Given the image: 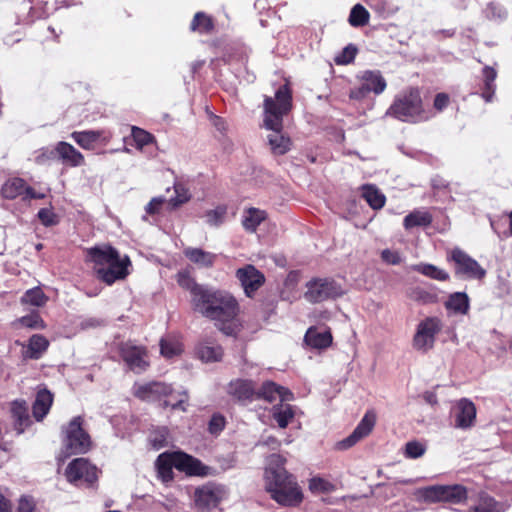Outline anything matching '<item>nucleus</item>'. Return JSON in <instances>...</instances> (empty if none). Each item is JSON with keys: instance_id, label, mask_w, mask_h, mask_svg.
Wrapping results in <instances>:
<instances>
[{"instance_id": "6e6552de", "label": "nucleus", "mask_w": 512, "mask_h": 512, "mask_svg": "<svg viewBox=\"0 0 512 512\" xmlns=\"http://www.w3.org/2000/svg\"><path fill=\"white\" fill-rule=\"evenodd\" d=\"M421 495L425 502H448L452 504L462 503L468 497L467 489L459 484L428 486L421 491Z\"/></svg>"}, {"instance_id": "f03ea898", "label": "nucleus", "mask_w": 512, "mask_h": 512, "mask_svg": "<svg viewBox=\"0 0 512 512\" xmlns=\"http://www.w3.org/2000/svg\"><path fill=\"white\" fill-rule=\"evenodd\" d=\"M292 108V95L287 85L280 86L274 97L265 96L263 103V124L271 133L267 136L272 152L283 155L290 150L291 141L282 134L283 117Z\"/></svg>"}, {"instance_id": "1a4fd4ad", "label": "nucleus", "mask_w": 512, "mask_h": 512, "mask_svg": "<svg viewBox=\"0 0 512 512\" xmlns=\"http://www.w3.org/2000/svg\"><path fill=\"white\" fill-rule=\"evenodd\" d=\"M304 298L310 303H319L342 295L343 290L334 280L316 278L306 284Z\"/></svg>"}, {"instance_id": "bb28decb", "label": "nucleus", "mask_w": 512, "mask_h": 512, "mask_svg": "<svg viewBox=\"0 0 512 512\" xmlns=\"http://www.w3.org/2000/svg\"><path fill=\"white\" fill-rule=\"evenodd\" d=\"M444 306L456 315H466L470 309V299L465 292H454L448 296Z\"/></svg>"}, {"instance_id": "3c124183", "label": "nucleus", "mask_w": 512, "mask_h": 512, "mask_svg": "<svg viewBox=\"0 0 512 512\" xmlns=\"http://www.w3.org/2000/svg\"><path fill=\"white\" fill-rule=\"evenodd\" d=\"M19 321L23 326L32 329H43L45 327L43 320L37 313L24 316Z\"/></svg>"}, {"instance_id": "680f3d73", "label": "nucleus", "mask_w": 512, "mask_h": 512, "mask_svg": "<svg viewBox=\"0 0 512 512\" xmlns=\"http://www.w3.org/2000/svg\"><path fill=\"white\" fill-rule=\"evenodd\" d=\"M35 505L28 497H21L18 503L17 512H34Z\"/></svg>"}, {"instance_id": "473e14b6", "label": "nucleus", "mask_w": 512, "mask_h": 512, "mask_svg": "<svg viewBox=\"0 0 512 512\" xmlns=\"http://www.w3.org/2000/svg\"><path fill=\"white\" fill-rule=\"evenodd\" d=\"M48 346L49 342L44 336L35 334L29 339L25 355L31 359H39L47 350Z\"/></svg>"}, {"instance_id": "c85d7f7f", "label": "nucleus", "mask_w": 512, "mask_h": 512, "mask_svg": "<svg viewBox=\"0 0 512 512\" xmlns=\"http://www.w3.org/2000/svg\"><path fill=\"white\" fill-rule=\"evenodd\" d=\"M505 506L487 493H480L477 502L466 512H504Z\"/></svg>"}, {"instance_id": "e2e57ef3", "label": "nucleus", "mask_w": 512, "mask_h": 512, "mask_svg": "<svg viewBox=\"0 0 512 512\" xmlns=\"http://www.w3.org/2000/svg\"><path fill=\"white\" fill-rule=\"evenodd\" d=\"M257 446H265V447H269L272 450H277L280 447V442L274 436H267L265 438H262L257 443Z\"/></svg>"}, {"instance_id": "69168bd1", "label": "nucleus", "mask_w": 512, "mask_h": 512, "mask_svg": "<svg viewBox=\"0 0 512 512\" xmlns=\"http://www.w3.org/2000/svg\"><path fill=\"white\" fill-rule=\"evenodd\" d=\"M0 512H11V504L9 500L0 492Z\"/></svg>"}, {"instance_id": "a211bd4d", "label": "nucleus", "mask_w": 512, "mask_h": 512, "mask_svg": "<svg viewBox=\"0 0 512 512\" xmlns=\"http://www.w3.org/2000/svg\"><path fill=\"white\" fill-rule=\"evenodd\" d=\"M376 422V415L373 412H367L359 422L354 431L345 439L336 444L337 449L346 450L355 445L359 440L367 436L373 429Z\"/></svg>"}, {"instance_id": "2eb2a0df", "label": "nucleus", "mask_w": 512, "mask_h": 512, "mask_svg": "<svg viewBox=\"0 0 512 512\" xmlns=\"http://www.w3.org/2000/svg\"><path fill=\"white\" fill-rule=\"evenodd\" d=\"M120 354L128 368L134 373H142L148 367L147 353L143 347L124 343L120 347Z\"/></svg>"}, {"instance_id": "49530a36", "label": "nucleus", "mask_w": 512, "mask_h": 512, "mask_svg": "<svg viewBox=\"0 0 512 512\" xmlns=\"http://www.w3.org/2000/svg\"><path fill=\"white\" fill-rule=\"evenodd\" d=\"M227 214L226 206L220 205L205 213L206 223L210 226L217 227L224 223Z\"/></svg>"}, {"instance_id": "de8ad7c7", "label": "nucleus", "mask_w": 512, "mask_h": 512, "mask_svg": "<svg viewBox=\"0 0 512 512\" xmlns=\"http://www.w3.org/2000/svg\"><path fill=\"white\" fill-rule=\"evenodd\" d=\"M181 344L177 341L161 339L160 351L164 357L171 358L181 352Z\"/></svg>"}, {"instance_id": "f8f14e48", "label": "nucleus", "mask_w": 512, "mask_h": 512, "mask_svg": "<svg viewBox=\"0 0 512 512\" xmlns=\"http://www.w3.org/2000/svg\"><path fill=\"white\" fill-rule=\"evenodd\" d=\"M449 259L455 264V274L461 278L482 279L486 275V270L460 248L452 249Z\"/></svg>"}, {"instance_id": "412c9836", "label": "nucleus", "mask_w": 512, "mask_h": 512, "mask_svg": "<svg viewBox=\"0 0 512 512\" xmlns=\"http://www.w3.org/2000/svg\"><path fill=\"white\" fill-rule=\"evenodd\" d=\"M55 151L65 165L78 167L84 164V156L70 143L58 142L55 146Z\"/></svg>"}, {"instance_id": "603ef678", "label": "nucleus", "mask_w": 512, "mask_h": 512, "mask_svg": "<svg viewBox=\"0 0 512 512\" xmlns=\"http://www.w3.org/2000/svg\"><path fill=\"white\" fill-rule=\"evenodd\" d=\"M356 53L357 49L353 45H349L345 47L342 53L335 58V61L337 64H349L354 60Z\"/></svg>"}, {"instance_id": "cd10ccee", "label": "nucleus", "mask_w": 512, "mask_h": 512, "mask_svg": "<svg viewBox=\"0 0 512 512\" xmlns=\"http://www.w3.org/2000/svg\"><path fill=\"white\" fill-rule=\"evenodd\" d=\"M171 391V387L160 382H151L140 385L135 389V395L143 400L153 399L155 396L167 395Z\"/></svg>"}, {"instance_id": "c03bdc74", "label": "nucleus", "mask_w": 512, "mask_h": 512, "mask_svg": "<svg viewBox=\"0 0 512 512\" xmlns=\"http://www.w3.org/2000/svg\"><path fill=\"white\" fill-rule=\"evenodd\" d=\"M131 136L138 150H142L145 146L155 142L152 134L136 126L131 127Z\"/></svg>"}, {"instance_id": "b1692460", "label": "nucleus", "mask_w": 512, "mask_h": 512, "mask_svg": "<svg viewBox=\"0 0 512 512\" xmlns=\"http://www.w3.org/2000/svg\"><path fill=\"white\" fill-rule=\"evenodd\" d=\"M307 345L315 349H325L332 343V335L329 330L310 327L304 337Z\"/></svg>"}, {"instance_id": "338daca9", "label": "nucleus", "mask_w": 512, "mask_h": 512, "mask_svg": "<svg viewBox=\"0 0 512 512\" xmlns=\"http://www.w3.org/2000/svg\"><path fill=\"white\" fill-rule=\"evenodd\" d=\"M419 299L427 304V303H433L436 301V297L430 293H427V292H420L419 293Z\"/></svg>"}, {"instance_id": "774afa93", "label": "nucleus", "mask_w": 512, "mask_h": 512, "mask_svg": "<svg viewBox=\"0 0 512 512\" xmlns=\"http://www.w3.org/2000/svg\"><path fill=\"white\" fill-rule=\"evenodd\" d=\"M183 404H184V400H179L177 403L175 404H172V408L173 409H182V410H185V408L183 407Z\"/></svg>"}, {"instance_id": "20e7f679", "label": "nucleus", "mask_w": 512, "mask_h": 512, "mask_svg": "<svg viewBox=\"0 0 512 512\" xmlns=\"http://www.w3.org/2000/svg\"><path fill=\"white\" fill-rule=\"evenodd\" d=\"M87 255L94 263L97 277L108 285L124 279L129 274L128 267L131 265L129 257L120 256L119 252L110 245L89 248Z\"/></svg>"}, {"instance_id": "f704fd0d", "label": "nucleus", "mask_w": 512, "mask_h": 512, "mask_svg": "<svg viewBox=\"0 0 512 512\" xmlns=\"http://www.w3.org/2000/svg\"><path fill=\"white\" fill-rule=\"evenodd\" d=\"M362 196L372 209H381L385 204V196L373 185L362 187Z\"/></svg>"}, {"instance_id": "5701e85b", "label": "nucleus", "mask_w": 512, "mask_h": 512, "mask_svg": "<svg viewBox=\"0 0 512 512\" xmlns=\"http://www.w3.org/2000/svg\"><path fill=\"white\" fill-rule=\"evenodd\" d=\"M185 257L200 268H211L217 255L201 248L187 247L183 251Z\"/></svg>"}, {"instance_id": "aec40b11", "label": "nucleus", "mask_w": 512, "mask_h": 512, "mask_svg": "<svg viewBox=\"0 0 512 512\" xmlns=\"http://www.w3.org/2000/svg\"><path fill=\"white\" fill-rule=\"evenodd\" d=\"M255 398H262L268 402H273L279 399L281 402L289 401L293 398L292 393L274 382H265L261 389L257 392Z\"/></svg>"}, {"instance_id": "f3484780", "label": "nucleus", "mask_w": 512, "mask_h": 512, "mask_svg": "<svg viewBox=\"0 0 512 512\" xmlns=\"http://www.w3.org/2000/svg\"><path fill=\"white\" fill-rule=\"evenodd\" d=\"M376 422V415L373 412H367L359 422L354 431L345 439L336 444L337 449L346 450L355 445L359 440L367 436L373 429Z\"/></svg>"}, {"instance_id": "a18cd8bd", "label": "nucleus", "mask_w": 512, "mask_h": 512, "mask_svg": "<svg viewBox=\"0 0 512 512\" xmlns=\"http://www.w3.org/2000/svg\"><path fill=\"white\" fill-rule=\"evenodd\" d=\"M213 29V23L210 17L203 12L195 14L191 22V30L199 31L200 33H209Z\"/></svg>"}, {"instance_id": "4d7b16f0", "label": "nucleus", "mask_w": 512, "mask_h": 512, "mask_svg": "<svg viewBox=\"0 0 512 512\" xmlns=\"http://www.w3.org/2000/svg\"><path fill=\"white\" fill-rule=\"evenodd\" d=\"M486 15L490 19H504L507 16V12L501 6L489 3L486 8Z\"/></svg>"}, {"instance_id": "c9c22d12", "label": "nucleus", "mask_w": 512, "mask_h": 512, "mask_svg": "<svg viewBox=\"0 0 512 512\" xmlns=\"http://www.w3.org/2000/svg\"><path fill=\"white\" fill-rule=\"evenodd\" d=\"M411 268L413 271L421 273L422 275L434 280L446 281L449 279V274L446 271L432 264L419 263L413 265Z\"/></svg>"}, {"instance_id": "ea45409f", "label": "nucleus", "mask_w": 512, "mask_h": 512, "mask_svg": "<svg viewBox=\"0 0 512 512\" xmlns=\"http://www.w3.org/2000/svg\"><path fill=\"white\" fill-rule=\"evenodd\" d=\"M48 301V297L44 294L40 287H34L27 290L21 297L22 304H29L35 307H42Z\"/></svg>"}, {"instance_id": "0eeeda50", "label": "nucleus", "mask_w": 512, "mask_h": 512, "mask_svg": "<svg viewBox=\"0 0 512 512\" xmlns=\"http://www.w3.org/2000/svg\"><path fill=\"white\" fill-rule=\"evenodd\" d=\"M443 328V323L436 316L426 317L417 325L413 336V348L420 352H427L434 347L436 336Z\"/></svg>"}, {"instance_id": "393cba45", "label": "nucleus", "mask_w": 512, "mask_h": 512, "mask_svg": "<svg viewBox=\"0 0 512 512\" xmlns=\"http://www.w3.org/2000/svg\"><path fill=\"white\" fill-rule=\"evenodd\" d=\"M52 403L53 395L49 390L41 388L37 391L32 407L33 416L37 421L43 420V418L48 414Z\"/></svg>"}, {"instance_id": "e433bc0d", "label": "nucleus", "mask_w": 512, "mask_h": 512, "mask_svg": "<svg viewBox=\"0 0 512 512\" xmlns=\"http://www.w3.org/2000/svg\"><path fill=\"white\" fill-rule=\"evenodd\" d=\"M197 355L204 362L220 361L223 355L221 346L201 343L197 347Z\"/></svg>"}, {"instance_id": "8fccbe9b", "label": "nucleus", "mask_w": 512, "mask_h": 512, "mask_svg": "<svg viewBox=\"0 0 512 512\" xmlns=\"http://www.w3.org/2000/svg\"><path fill=\"white\" fill-rule=\"evenodd\" d=\"M425 452L423 444L417 441H410L405 446V455L407 458L416 459L421 457Z\"/></svg>"}, {"instance_id": "79ce46f5", "label": "nucleus", "mask_w": 512, "mask_h": 512, "mask_svg": "<svg viewBox=\"0 0 512 512\" xmlns=\"http://www.w3.org/2000/svg\"><path fill=\"white\" fill-rule=\"evenodd\" d=\"M149 443L155 450H160L166 447L169 443L168 430L165 427H158L153 429L149 434Z\"/></svg>"}, {"instance_id": "dca6fc26", "label": "nucleus", "mask_w": 512, "mask_h": 512, "mask_svg": "<svg viewBox=\"0 0 512 512\" xmlns=\"http://www.w3.org/2000/svg\"><path fill=\"white\" fill-rule=\"evenodd\" d=\"M236 278L239 280L247 297H252L265 282L263 273L250 264L239 268L236 271Z\"/></svg>"}, {"instance_id": "2f4dec72", "label": "nucleus", "mask_w": 512, "mask_h": 512, "mask_svg": "<svg viewBox=\"0 0 512 512\" xmlns=\"http://www.w3.org/2000/svg\"><path fill=\"white\" fill-rule=\"evenodd\" d=\"M295 416V409L290 404L275 405L272 409V417L280 428H286Z\"/></svg>"}, {"instance_id": "9d476101", "label": "nucleus", "mask_w": 512, "mask_h": 512, "mask_svg": "<svg viewBox=\"0 0 512 512\" xmlns=\"http://www.w3.org/2000/svg\"><path fill=\"white\" fill-rule=\"evenodd\" d=\"M64 444L68 454L85 453L90 448V437L82 428L80 416L73 418L65 429Z\"/></svg>"}, {"instance_id": "9b49d317", "label": "nucleus", "mask_w": 512, "mask_h": 512, "mask_svg": "<svg viewBox=\"0 0 512 512\" xmlns=\"http://www.w3.org/2000/svg\"><path fill=\"white\" fill-rule=\"evenodd\" d=\"M65 476L68 482L76 486H90L97 480V468L85 458H77L71 461Z\"/></svg>"}, {"instance_id": "39448f33", "label": "nucleus", "mask_w": 512, "mask_h": 512, "mask_svg": "<svg viewBox=\"0 0 512 512\" xmlns=\"http://www.w3.org/2000/svg\"><path fill=\"white\" fill-rule=\"evenodd\" d=\"M403 122L418 123L427 121L431 115L423 108L420 91L417 88H410L399 94L387 111Z\"/></svg>"}, {"instance_id": "6ab92c4d", "label": "nucleus", "mask_w": 512, "mask_h": 512, "mask_svg": "<svg viewBox=\"0 0 512 512\" xmlns=\"http://www.w3.org/2000/svg\"><path fill=\"white\" fill-rule=\"evenodd\" d=\"M476 407L470 400L463 398L456 406L455 423L462 429L470 428L474 424Z\"/></svg>"}, {"instance_id": "4be33fe9", "label": "nucleus", "mask_w": 512, "mask_h": 512, "mask_svg": "<svg viewBox=\"0 0 512 512\" xmlns=\"http://www.w3.org/2000/svg\"><path fill=\"white\" fill-rule=\"evenodd\" d=\"M228 392L240 402L251 401L256 396V388L252 381L237 379L229 384Z\"/></svg>"}, {"instance_id": "052dcab7", "label": "nucleus", "mask_w": 512, "mask_h": 512, "mask_svg": "<svg viewBox=\"0 0 512 512\" xmlns=\"http://www.w3.org/2000/svg\"><path fill=\"white\" fill-rule=\"evenodd\" d=\"M449 96L445 93H438L436 96H435V99H434V103H433V106L434 108L441 112L443 111L449 104Z\"/></svg>"}, {"instance_id": "7ed1b4c3", "label": "nucleus", "mask_w": 512, "mask_h": 512, "mask_svg": "<svg viewBox=\"0 0 512 512\" xmlns=\"http://www.w3.org/2000/svg\"><path fill=\"white\" fill-rule=\"evenodd\" d=\"M285 459L272 454L265 471L266 489L280 505L297 506L303 498L302 492L292 475L284 469Z\"/></svg>"}, {"instance_id": "c756f323", "label": "nucleus", "mask_w": 512, "mask_h": 512, "mask_svg": "<svg viewBox=\"0 0 512 512\" xmlns=\"http://www.w3.org/2000/svg\"><path fill=\"white\" fill-rule=\"evenodd\" d=\"M101 136L100 131L87 130L75 131L71 134V138L83 149L92 150Z\"/></svg>"}, {"instance_id": "09e8293b", "label": "nucleus", "mask_w": 512, "mask_h": 512, "mask_svg": "<svg viewBox=\"0 0 512 512\" xmlns=\"http://www.w3.org/2000/svg\"><path fill=\"white\" fill-rule=\"evenodd\" d=\"M309 488L312 492L327 493L333 491L335 486L323 478L314 477L309 482Z\"/></svg>"}, {"instance_id": "a19ab883", "label": "nucleus", "mask_w": 512, "mask_h": 512, "mask_svg": "<svg viewBox=\"0 0 512 512\" xmlns=\"http://www.w3.org/2000/svg\"><path fill=\"white\" fill-rule=\"evenodd\" d=\"M369 18L370 14L367 9L361 4H356L350 11L348 21L353 27H362L368 24Z\"/></svg>"}, {"instance_id": "423d86ee", "label": "nucleus", "mask_w": 512, "mask_h": 512, "mask_svg": "<svg viewBox=\"0 0 512 512\" xmlns=\"http://www.w3.org/2000/svg\"><path fill=\"white\" fill-rule=\"evenodd\" d=\"M156 467L164 482L172 480L173 467L190 475H199L202 470L201 462L185 453H162L156 460Z\"/></svg>"}, {"instance_id": "6e6d98bb", "label": "nucleus", "mask_w": 512, "mask_h": 512, "mask_svg": "<svg viewBox=\"0 0 512 512\" xmlns=\"http://www.w3.org/2000/svg\"><path fill=\"white\" fill-rule=\"evenodd\" d=\"M38 218L44 226H52L57 223L55 213L48 208H42L38 211Z\"/></svg>"}, {"instance_id": "5fc2aeb1", "label": "nucleus", "mask_w": 512, "mask_h": 512, "mask_svg": "<svg viewBox=\"0 0 512 512\" xmlns=\"http://www.w3.org/2000/svg\"><path fill=\"white\" fill-rule=\"evenodd\" d=\"M164 203H167V200L163 196L154 197L150 200V202L145 206V211L149 215H154L160 212L161 207Z\"/></svg>"}, {"instance_id": "864d4df0", "label": "nucleus", "mask_w": 512, "mask_h": 512, "mask_svg": "<svg viewBox=\"0 0 512 512\" xmlns=\"http://www.w3.org/2000/svg\"><path fill=\"white\" fill-rule=\"evenodd\" d=\"M381 259L389 265H398L402 262V257L397 250L384 249L381 252Z\"/></svg>"}, {"instance_id": "a878e982", "label": "nucleus", "mask_w": 512, "mask_h": 512, "mask_svg": "<svg viewBox=\"0 0 512 512\" xmlns=\"http://www.w3.org/2000/svg\"><path fill=\"white\" fill-rule=\"evenodd\" d=\"M11 415L14 421V428L17 434H21L31 424L28 407L23 401H14L11 406Z\"/></svg>"}, {"instance_id": "0e129e2a", "label": "nucleus", "mask_w": 512, "mask_h": 512, "mask_svg": "<svg viewBox=\"0 0 512 512\" xmlns=\"http://www.w3.org/2000/svg\"><path fill=\"white\" fill-rule=\"evenodd\" d=\"M45 197V194L43 193H37L32 187L27 185L25 195L23 196V200H30V199H42Z\"/></svg>"}, {"instance_id": "37998d69", "label": "nucleus", "mask_w": 512, "mask_h": 512, "mask_svg": "<svg viewBox=\"0 0 512 512\" xmlns=\"http://www.w3.org/2000/svg\"><path fill=\"white\" fill-rule=\"evenodd\" d=\"M174 192L175 196L170 198L167 201L168 206L171 209H176L183 205L184 203L188 202L191 198V194L189 193V190L180 183H177L174 185Z\"/></svg>"}, {"instance_id": "58836bf2", "label": "nucleus", "mask_w": 512, "mask_h": 512, "mask_svg": "<svg viewBox=\"0 0 512 512\" xmlns=\"http://www.w3.org/2000/svg\"><path fill=\"white\" fill-rule=\"evenodd\" d=\"M431 222L432 218L428 212L415 210L404 218L403 225L406 229H411L418 226H428Z\"/></svg>"}, {"instance_id": "72a5a7b5", "label": "nucleus", "mask_w": 512, "mask_h": 512, "mask_svg": "<svg viewBox=\"0 0 512 512\" xmlns=\"http://www.w3.org/2000/svg\"><path fill=\"white\" fill-rule=\"evenodd\" d=\"M266 219V212L257 208L245 211L242 224L245 230L255 232L257 227Z\"/></svg>"}, {"instance_id": "f257e3e1", "label": "nucleus", "mask_w": 512, "mask_h": 512, "mask_svg": "<svg viewBox=\"0 0 512 512\" xmlns=\"http://www.w3.org/2000/svg\"><path fill=\"white\" fill-rule=\"evenodd\" d=\"M177 282L190 292L195 312L213 321L225 335L236 334L239 328V304L229 292L198 284L188 271H180Z\"/></svg>"}, {"instance_id": "13d9d810", "label": "nucleus", "mask_w": 512, "mask_h": 512, "mask_svg": "<svg viewBox=\"0 0 512 512\" xmlns=\"http://www.w3.org/2000/svg\"><path fill=\"white\" fill-rule=\"evenodd\" d=\"M225 427V418L219 414L212 416L209 421V431L212 434L220 433Z\"/></svg>"}, {"instance_id": "bf43d9fd", "label": "nucleus", "mask_w": 512, "mask_h": 512, "mask_svg": "<svg viewBox=\"0 0 512 512\" xmlns=\"http://www.w3.org/2000/svg\"><path fill=\"white\" fill-rule=\"evenodd\" d=\"M369 7L380 16L385 17L387 15L388 10V1L387 0H369Z\"/></svg>"}, {"instance_id": "ddd939ff", "label": "nucleus", "mask_w": 512, "mask_h": 512, "mask_svg": "<svg viewBox=\"0 0 512 512\" xmlns=\"http://www.w3.org/2000/svg\"><path fill=\"white\" fill-rule=\"evenodd\" d=\"M358 78L361 84L350 91L351 99H364L371 92L379 95L386 89V80L378 70H366Z\"/></svg>"}, {"instance_id": "4c0bfd02", "label": "nucleus", "mask_w": 512, "mask_h": 512, "mask_svg": "<svg viewBox=\"0 0 512 512\" xmlns=\"http://www.w3.org/2000/svg\"><path fill=\"white\" fill-rule=\"evenodd\" d=\"M497 77V72L494 68L490 66H485L483 68V78H484V89L482 92V97L486 102H490L493 99L495 93V79Z\"/></svg>"}, {"instance_id": "7c9ffc66", "label": "nucleus", "mask_w": 512, "mask_h": 512, "mask_svg": "<svg viewBox=\"0 0 512 512\" xmlns=\"http://www.w3.org/2000/svg\"><path fill=\"white\" fill-rule=\"evenodd\" d=\"M27 184L21 178H13L2 186V195L6 199H15L25 195Z\"/></svg>"}, {"instance_id": "4468645a", "label": "nucleus", "mask_w": 512, "mask_h": 512, "mask_svg": "<svg viewBox=\"0 0 512 512\" xmlns=\"http://www.w3.org/2000/svg\"><path fill=\"white\" fill-rule=\"evenodd\" d=\"M226 489L222 485L207 484L195 491V503L199 509L210 510L226 497Z\"/></svg>"}]
</instances>
